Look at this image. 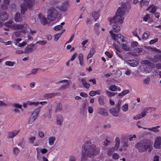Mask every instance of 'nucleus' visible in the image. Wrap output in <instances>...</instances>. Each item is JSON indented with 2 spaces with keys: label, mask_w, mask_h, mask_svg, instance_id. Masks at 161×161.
Masks as SVG:
<instances>
[{
  "label": "nucleus",
  "mask_w": 161,
  "mask_h": 161,
  "mask_svg": "<svg viewBox=\"0 0 161 161\" xmlns=\"http://www.w3.org/2000/svg\"><path fill=\"white\" fill-rule=\"evenodd\" d=\"M84 56L82 54L80 53L79 55V60L80 65L83 66L84 65Z\"/></svg>",
  "instance_id": "c85d7f7f"
},
{
  "label": "nucleus",
  "mask_w": 161,
  "mask_h": 161,
  "mask_svg": "<svg viewBox=\"0 0 161 161\" xmlns=\"http://www.w3.org/2000/svg\"><path fill=\"white\" fill-rule=\"evenodd\" d=\"M133 52L135 55H138L144 54L145 51L142 48H136L134 49Z\"/></svg>",
  "instance_id": "ddd939ff"
},
{
  "label": "nucleus",
  "mask_w": 161,
  "mask_h": 161,
  "mask_svg": "<svg viewBox=\"0 0 161 161\" xmlns=\"http://www.w3.org/2000/svg\"><path fill=\"white\" fill-rule=\"evenodd\" d=\"M35 140L36 137L35 136H31L29 138V142L33 144Z\"/></svg>",
  "instance_id": "8fccbe9b"
},
{
  "label": "nucleus",
  "mask_w": 161,
  "mask_h": 161,
  "mask_svg": "<svg viewBox=\"0 0 161 161\" xmlns=\"http://www.w3.org/2000/svg\"><path fill=\"white\" fill-rule=\"evenodd\" d=\"M149 8H152L151 10L150 11V12L155 13V11L156 10V8L155 6L153 5H150L149 7Z\"/></svg>",
  "instance_id": "79ce46f5"
},
{
  "label": "nucleus",
  "mask_w": 161,
  "mask_h": 161,
  "mask_svg": "<svg viewBox=\"0 0 161 161\" xmlns=\"http://www.w3.org/2000/svg\"><path fill=\"white\" fill-rule=\"evenodd\" d=\"M47 102L46 101H43V102H28L27 103V104L29 105H34L35 106H37L39 104H40L42 105H43L45 104H46Z\"/></svg>",
  "instance_id": "412c9836"
},
{
  "label": "nucleus",
  "mask_w": 161,
  "mask_h": 161,
  "mask_svg": "<svg viewBox=\"0 0 161 161\" xmlns=\"http://www.w3.org/2000/svg\"><path fill=\"white\" fill-rule=\"evenodd\" d=\"M128 105L127 103H125L122 106V110L125 112L128 109Z\"/></svg>",
  "instance_id": "37998d69"
},
{
  "label": "nucleus",
  "mask_w": 161,
  "mask_h": 161,
  "mask_svg": "<svg viewBox=\"0 0 161 161\" xmlns=\"http://www.w3.org/2000/svg\"><path fill=\"white\" fill-rule=\"evenodd\" d=\"M153 144V142L150 139H143L137 142L135 145V147L139 152L143 153L148 149H150Z\"/></svg>",
  "instance_id": "7ed1b4c3"
},
{
  "label": "nucleus",
  "mask_w": 161,
  "mask_h": 161,
  "mask_svg": "<svg viewBox=\"0 0 161 161\" xmlns=\"http://www.w3.org/2000/svg\"><path fill=\"white\" fill-rule=\"evenodd\" d=\"M127 8L125 3H123L121 7L118 8L114 16L113 17H109L108 19L110 21V25L113 23L122 24L123 23L124 18L123 16L125 13V10Z\"/></svg>",
  "instance_id": "f03ea898"
},
{
  "label": "nucleus",
  "mask_w": 161,
  "mask_h": 161,
  "mask_svg": "<svg viewBox=\"0 0 161 161\" xmlns=\"http://www.w3.org/2000/svg\"><path fill=\"white\" fill-rule=\"evenodd\" d=\"M119 155L116 153H114L113 154L112 158L113 159L117 160L119 159Z\"/></svg>",
  "instance_id": "3c124183"
},
{
  "label": "nucleus",
  "mask_w": 161,
  "mask_h": 161,
  "mask_svg": "<svg viewBox=\"0 0 161 161\" xmlns=\"http://www.w3.org/2000/svg\"><path fill=\"white\" fill-rule=\"evenodd\" d=\"M38 17L41 23L43 25H46L47 24V21L46 17L41 13L39 14Z\"/></svg>",
  "instance_id": "2eb2a0df"
},
{
  "label": "nucleus",
  "mask_w": 161,
  "mask_h": 161,
  "mask_svg": "<svg viewBox=\"0 0 161 161\" xmlns=\"http://www.w3.org/2000/svg\"><path fill=\"white\" fill-rule=\"evenodd\" d=\"M9 4V0H4L2 4L1 7L3 9H6Z\"/></svg>",
  "instance_id": "b1692460"
},
{
  "label": "nucleus",
  "mask_w": 161,
  "mask_h": 161,
  "mask_svg": "<svg viewBox=\"0 0 161 161\" xmlns=\"http://www.w3.org/2000/svg\"><path fill=\"white\" fill-rule=\"evenodd\" d=\"M92 16L93 17L94 19L96 20L99 17V14L98 13L94 11L92 13Z\"/></svg>",
  "instance_id": "473e14b6"
},
{
  "label": "nucleus",
  "mask_w": 161,
  "mask_h": 161,
  "mask_svg": "<svg viewBox=\"0 0 161 161\" xmlns=\"http://www.w3.org/2000/svg\"><path fill=\"white\" fill-rule=\"evenodd\" d=\"M105 53L109 58H111L113 56L112 55L110 54L108 51L105 52Z\"/></svg>",
  "instance_id": "774afa93"
},
{
  "label": "nucleus",
  "mask_w": 161,
  "mask_h": 161,
  "mask_svg": "<svg viewBox=\"0 0 161 161\" xmlns=\"http://www.w3.org/2000/svg\"><path fill=\"white\" fill-rule=\"evenodd\" d=\"M15 53L16 54H20L24 53V51L22 50H17L15 51Z\"/></svg>",
  "instance_id": "052dcab7"
},
{
  "label": "nucleus",
  "mask_w": 161,
  "mask_h": 161,
  "mask_svg": "<svg viewBox=\"0 0 161 161\" xmlns=\"http://www.w3.org/2000/svg\"><path fill=\"white\" fill-rule=\"evenodd\" d=\"M41 111V107L35 109L32 113V116L37 119L39 115V114Z\"/></svg>",
  "instance_id": "a211bd4d"
},
{
  "label": "nucleus",
  "mask_w": 161,
  "mask_h": 161,
  "mask_svg": "<svg viewBox=\"0 0 161 161\" xmlns=\"http://www.w3.org/2000/svg\"><path fill=\"white\" fill-rule=\"evenodd\" d=\"M106 94L109 97H111L114 96L117 93L111 92H110L106 91Z\"/></svg>",
  "instance_id": "de8ad7c7"
},
{
  "label": "nucleus",
  "mask_w": 161,
  "mask_h": 161,
  "mask_svg": "<svg viewBox=\"0 0 161 161\" xmlns=\"http://www.w3.org/2000/svg\"><path fill=\"white\" fill-rule=\"evenodd\" d=\"M57 124L59 125H61L62 124L64 120V118L61 115H58L57 118Z\"/></svg>",
  "instance_id": "aec40b11"
},
{
  "label": "nucleus",
  "mask_w": 161,
  "mask_h": 161,
  "mask_svg": "<svg viewBox=\"0 0 161 161\" xmlns=\"http://www.w3.org/2000/svg\"><path fill=\"white\" fill-rule=\"evenodd\" d=\"M122 48L125 51H127L130 50L129 47L127 46V45L124 43H123L122 44Z\"/></svg>",
  "instance_id": "4c0bfd02"
},
{
  "label": "nucleus",
  "mask_w": 161,
  "mask_h": 161,
  "mask_svg": "<svg viewBox=\"0 0 161 161\" xmlns=\"http://www.w3.org/2000/svg\"><path fill=\"white\" fill-rule=\"evenodd\" d=\"M62 106L61 104L58 103L56 106L55 110V112L57 113L60 112L62 110Z\"/></svg>",
  "instance_id": "2f4dec72"
},
{
  "label": "nucleus",
  "mask_w": 161,
  "mask_h": 161,
  "mask_svg": "<svg viewBox=\"0 0 161 161\" xmlns=\"http://www.w3.org/2000/svg\"><path fill=\"white\" fill-rule=\"evenodd\" d=\"M80 81L82 82V84L85 87L88 89L90 87V85L87 83L85 79L82 78L80 80Z\"/></svg>",
  "instance_id": "393cba45"
},
{
  "label": "nucleus",
  "mask_w": 161,
  "mask_h": 161,
  "mask_svg": "<svg viewBox=\"0 0 161 161\" xmlns=\"http://www.w3.org/2000/svg\"><path fill=\"white\" fill-rule=\"evenodd\" d=\"M116 53L119 57L121 58H122V56L121 55V52L119 50H116Z\"/></svg>",
  "instance_id": "0e129e2a"
},
{
  "label": "nucleus",
  "mask_w": 161,
  "mask_h": 161,
  "mask_svg": "<svg viewBox=\"0 0 161 161\" xmlns=\"http://www.w3.org/2000/svg\"><path fill=\"white\" fill-rule=\"evenodd\" d=\"M8 15L5 12H1L0 13V19L2 21L7 20L8 18Z\"/></svg>",
  "instance_id": "f3484780"
},
{
  "label": "nucleus",
  "mask_w": 161,
  "mask_h": 161,
  "mask_svg": "<svg viewBox=\"0 0 161 161\" xmlns=\"http://www.w3.org/2000/svg\"><path fill=\"white\" fill-rule=\"evenodd\" d=\"M70 86V84L69 82H67V84L65 85H62L59 88V90H64L65 89L68 88Z\"/></svg>",
  "instance_id": "7c9ffc66"
},
{
  "label": "nucleus",
  "mask_w": 161,
  "mask_h": 161,
  "mask_svg": "<svg viewBox=\"0 0 161 161\" xmlns=\"http://www.w3.org/2000/svg\"><path fill=\"white\" fill-rule=\"evenodd\" d=\"M150 81V77H147L143 80V83L145 85H147L149 84Z\"/></svg>",
  "instance_id": "c9c22d12"
},
{
  "label": "nucleus",
  "mask_w": 161,
  "mask_h": 161,
  "mask_svg": "<svg viewBox=\"0 0 161 161\" xmlns=\"http://www.w3.org/2000/svg\"><path fill=\"white\" fill-rule=\"evenodd\" d=\"M143 64V69L146 73H148L152 71V69L155 67V65L148 60H144L142 62Z\"/></svg>",
  "instance_id": "0eeeda50"
},
{
  "label": "nucleus",
  "mask_w": 161,
  "mask_h": 161,
  "mask_svg": "<svg viewBox=\"0 0 161 161\" xmlns=\"http://www.w3.org/2000/svg\"><path fill=\"white\" fill-rule=\"evenodd\" d=\"M109 89L112 91H115L118 90V88L116 86L112 85L109 87Z\"/></svg>",
  "instance_id": "ea45409f"
},
{
  "label": "nucleus",
  "mask_w": 161,
  "mask_h": 161,
  "mask_svg": "<svg viewBox=\"0 0 161 161\" xmlns=\"http://www.w3.org/2000/svg\"><path fill=\"white\" fill-rule=\"evenodd\" d=\"M58 93H47L46 94L44 95V97L45 98H46L47 99L51 98H52L54 96H55V95H56Z\"/></svg>",
  "instance_id": "cd10ccee"
},
{
  "label": "nucleus",
  "mask_w": 161,
  "mask_h": 161,
  "mask_svg": "<svg viewBox=\"0 0 161 161\" xmlns=\"http://www.w3.org/2000/svg\"><path fill=\"white\" fill-rule=\"evenodd\" d=\"M15 64V62H11L10 61H8L5 62V64L6 65L10 66H13Z\"/></svg>",
  "instance_id": "a18cd8bd"
},
{
  "label": "nucleus",
  "mask_w": 161,
  "mask_h": 161,
  "mask_svg": "<svg viewBox=\"0 0 161 161\" xmlns=\"http://www.w3.org/2000/svg\"><path fill=\"white\" fill-rule=\"evenodd\" d=\"M63 27L61 25H59L56 26L54 28V30L55 31H58L61 29Z\"/></svg>",
  "instance_id": "5fc2aeb1"
},
{
  "label": "nucleus",
  "mask_w": 161,
  "mask_h": 161,
  "mask_svg": "<svg viewBox=\"0 0 161 161\" xmlns=\"http://www.w3.org/2000/svg\"><path fill=\"white\" fill-rule=\"evenodd\" d=\"M41 69L39 68H35L32 69L31 71V73L28 74V75H30L31 74L36 75L38 71L40 70Z\"/></svg>",
  "instance_id": "f704fd0d"
},
{
  "label": "nucleus",
  "mask_w": 161,
  "mask_h": 161,
  "mask_svg": "<svg viewBox=\"0 0 161 161\" xmlns=\"http://www.w3.org/2000/svg\"><path fill=\"white\" fill-rule=\"evenodd\" d=\"M20 130H14L8 133V137L12 138L16 136L19 132Z\"/></svg>",
  "instance_id": "4468645a"
},
{
  "label": "nucleus",
  "mask_w": 161,
  "mask_h": 161,
  "mask_svg": "<svg viewBox=\"0 0 161 161\" xmlns=\"http://www.w3.org/2000/svg\"><path fill=\"white\" fill-rule=\"evenodd\" d=\"M95 49L93 47L91 48L89 53L92 55H93L95 53Z\"/></svg>",
  "instance_id": "69168bd1"
},
{
  "label": "nucleus",
  "mask_w": 161,
  "mask_h": 161,
  "mask_svg": "<svg viewBox=\"0 0 161 161\" xmlns=\"http://www.w3.org/2000/svg\"><path fill=\"white\" fill-rule=\"evenodd\" d=\"M99 151V149L96 147L95 145L92 144L90 141H87L82 146V156L84 158L86 156L91 157L97 154Z\"/></svg>",
  "instance_id": "f257e3e1"
},
{
  "label": "nucleus",
  "mask_w": 161,
  "mask_h": 161,
  "mask_svg": "<svg viewBox=\"0 0 161 161\" xmlns=\"http://www.w3.org/2000/svg\"><path fill=\"white\" fill-rule=\"evenodd\" d=\"M109 33L111 35L112 39L115 41H117L118 43H120V42H124V36L120 34L116 35L113 33L112 31H110Z\"/></svg>",
  "instance_id": "9d476101"
},
{
  "label": "nucleus",
  "mask_w": 161,
  "mask_h": 161,
  "mask_svg": "<svg viewBox=\"0 0 161 161\" xmlns=\"http://www.w3.org/2000/svg\"><path fill=\"white\" fill-rule=\"evenodd\" d=\"M114 24L112 26V29L111 31L112 32H118L120 30V26L118 25V23H113Z\"/></svg>",
  "instance_id": "6ab92c4d"
},
{
  "label": "nucleus",
  "mask_w": 161,
  "mask_h": 161,
  "mask_svg": "<svg viewBox=\"0 0 161 161\" xmlns=\"http://www.w3.org/2000/svg\"><path fill=\"white\" fill-rule=\"evenodd\" d=\"M37 47L35 44L28 45L25 49L24 53L30 54L35 51Z\"/></svg>",
  "instance_id": "9b49d317"
},
{
  "label": "nucleus",
  "mask_w": 161,
  "mask_h": 161,
  "mask_svg": "<svg viewBox=\"0 0 161 161\" xmlns=\"http://www.w3.org/2000/svg\"><path fill=\"white\" fill-rule=\"evenodd\" d=\"M47 18L48 19L51 21H54L57 18L58 14L57 10L54 8H52L48 10Z\"/></svg>",
  "instance_id": "423d86ee"
},
{
  "label": "nucleus",
  "mask_w": 161,
  "mask_h": 161,
  "mask_svg": "<svg viewBox=\"0 0 161 161\" xmlns=\"http://www.w3.org/2000/svg\"><path fill=\"white\" fill-rule=\"evenodd\" d=\"M99 26L100 25L99 23L95 24L94 25V31L98 30Z\"/></svg>",
  "instance_id": "338daca9"
},
{
  "label": "nucleus",
  "mask_w": 161,
  "mask_h": 161,
  "mask_svg": "<svg viewBox=\"0 0 161 161\" xmlns=\"http://www.w3.org/2000/svg\"><path fill=\"white\" fill-rule=\"evenodd\" d=\"M122 101L121 100H119L118 103L116 104L115 107H113L109 109V112L114 117L118 116Z\"/></svg>",
  "instance_id": "6e6552de"
},
{
  "label": "nucleus",
  "mask_w": 161,
  "mask_h": 161,
  "mask_svg": "<svg viewBox=\"0 0 161 161\" xmlns=\"http://www.w3.org/2000/svg\"><path fill=\"white\" fill-rule=\"evenodd\" d=\"M128 141L124 142L122 144V147L124 150H126V148L128 147L129 146L128 144Z\"/></svg>",
  "instance_id": "09e8293b"
},
{
  "label": "nucleus",
  "mask_w": 161,
  "mask_h": 161,
  "mask_svg": "<svg viewBox=\"0 0 161 161\" xmlns=\"http://www.w3.org/2000/svg\"><path fill=\"white\" fill-rule=\"evenodd\" d=\"M77 56V53H75L72 56L70 60L72 61H73L75 59L76 57Z\"/></svg>",
  "instance_id": "680f3d73"
},
{
  "label": "nucleus",
  "mask_w": 161,
  "mask_h": 161,
  "mask_svg": "<svg viewBox=\"0 0 161 161\" xmlns=\"http://www.w3.org/2000/svg\"><path fill=\"white\" fill-rule=\"evenodd\" d=\"M115 142L116 143L114 147L110 148L108 149L107 154L109 156H111L114 150L117 151L118 149L120 144L119 138L118 137H116L115 140Z\"/></svg>",
  "instance_id": "1a4fd4ad"
},
{
  "label": "nucleus",
  "mask_w": 161,
  "mask_h": 161,
  "mask_svg": "<svg viewBox=\"0 0 161 161\" xmlns=\"http://www.w3.org/2000/svg\"><path fill=\"white\" fill-rule=\"evenodd\" d=\"M110 144V142L107 139H106L104 142L103 145L106 146H109Z\"/></svg>",
  "instance_id": "6e6d98bb"
},
{
  "label": "nucleus",
  "mask_w": 161,
  "mask_h": 161,
  "mask_svg": "<svg viewBox=\"0 0 161 161\" xmlns=\"http://www.w3.org/2000/svg\"><path fill=\"white\" fill-rule=\"evenodd\" d=\"M140 3L142 5H147L149 3V2L144 0H142L141 2Z\"/></svg>",
  "instance_id": "4d7b16f0"
},
{
  "label": "nucleus",
  "mask_w": 161,
  "mask_h": 161,
  "mask_svg": "<svg viewBox=\"0 0 161 161\" xmlns=\"http://www.w3.org/2000/svg\"><path fill=\"white\" fill-rule=\"evenodd\" d=\"M69 161H76V158L75 156L74 155L70 156L69 158Z\"/></svg>",
  "instance_id": "bf43d9fd"
},
{
  "label": "nucleus",
  "mask_w": 161,
  "mask_h": 161,
  "mask_svg": "<svg viewBox=\"0 0 161 161\" xmlns=\"http://www.w3.org/2000/svg\"><path fill=\"white\" fill-rule=\"evenodd\" d=\"M35 3H36L35 0H27L20 5L21 13L24 14L27 7L30 8Z\"/></svg>",
  "instance_id": "20e7f679"
},
{
  "label": "nucleus",
  "mask_w": 161,
  "mask_h": 161,
  "mask_svg": "<svg viewBox=\"0 0 161 161\" xmlns=\"http://www.w3.org/2000/svg\"><path fill=\"white\" fill-rule=\"evenodd\" d=\"M158 41V39L157 38H156L153 40H151L149 42V43L150 44H153L154 43L157 42Z\"/></svg>",
  "instance_id": "e2e57ef3"
},
{
  "label": "nucleus",
  "mask_w": 161,
  "mask_h": 161,
  "mask_svg": "<svg viewBox=\"0 0 161 161\" xmlns=\"http://www.w3.org/2000/svg\"><path fill=\"white\" fill-rule=\"evenodd\" d=\"M56 138L54 136H51L49 138V144L50 145H52L53 144L54 142L55 141Z\"/></svg>",
  "instance_id": "72a5a7b5"
},
{
  "label": "nucleus",
  "mask_w": 161,
  "mask_h": 161,
  "mask_svg": "<svg viewBox=\"0 0 161 161\" xmlns=\"http://www.w3.org/2000/svg\"><path fill=\"white\" fill-rule=\"evenodd\" d=\"M98 113L104 116H107L108 115V113L106 110L102 108H99Z\"/></svg>",
  "instance_id": "4be33fe9"
},
{
  "label": "nucleus",
  "mask_w": 161,
  "mask_h": 161,
  "mask_svg": "<svg viewBox=\"0 0 161 161\" xmlns=\"http://www.w3.org/2000/svg\"><path fill=\"white\" fill-rule=\"evenodd\" d=\"M129 92V90H125L123 91L121 93H119L118 95L119 96L121 97L126 94H127Z\"/></svg>",
  "instance_id": "a19ab883"
},
{
  "label": "nucleus",
  "mask_w": 161,
  "mask_h": 161,
  "mask_svg": "<svg viewBox=\"0 0 161 161\" xmlns=\"http://www.w3.org/2000/svg\"><path fill=\"white\" fill-rule=\"evenodd\" d=\"M61 35V33H58L54 35V41H57Z\"/></svg>",
  "instance_id": "58836bf2"
},
{
  "label": "nucleus",
  "mask_w": 161,
  "mask_h": 161,
  "mask_svg": "<svg viewBox=\"0 0 161 161\" xmlns=\"http://www.w3.org/2000/svg\"><path fill=\"white\" fill-rule=\"evenodd\" d=\"M151 60L153 62H161V54L155 55L153 58H150Z\"/></svg>",
  "instance_id": "dca6fc26"
},
{
  "label": "nucleus",
  "mask_w": 161,
  "mask_h": 161,
  "mask_svg": "<svg viewBox=\"0 0 161 161\" xmlns=\"http://www.w3.org/2000/svg\"><path fill=\"white\" fill-rule=\"evenodd\" d=\"M146 111H144L141 112L139 114L140 117L141 119L142 118L146 115Z\"/></svg>",
  "instance_id": "603ef678"
},
{
  "label": "nucleus",
  "mask_w": 161,
  "mask_h": 161,
  "mask_svg": "<svg viewBox=\"0 0 161 161\" xmlns=\"http://www.w3.org/2000/svg\"><path fill=\"white\" fill-rule=\"evenodd\" d=\"M12 21H8L4 24V25L8 27H10L13 29H19L26 28L27 25L24 24V25L17 24H13Z\"/></svg>",
  "instance_id": "39448f33"
},
{
  "label": "nucleus",
  "mask_w": 161,
  "mask_h": 161,
  "mask_svg": "<svg viewBox=\"0 0 161 161\" xmlns=\"http://www.w3.org/2000/svg\"><path fill=\"white\" fill-rule=\"evenodd\" d=\"M128 63L132 66H136L138 64V62L135 60H129Z\"/></svg>",
  "instance_id": "bb28decb"
},
{
  "label": "nucleus",
  "mask_w": 161,
  "mask_h": 161,
  "mask_svg": "<svg viewBox=\"0 0 161 161\" xmlns=\"http://www.w3.org/2000/svg\"><path fill=\"white\" fill-rule=\"evenodd\" d=\"M161 137H157L154 142V146L156 149H160L161 147Z\"/></svg>",
  "instance_id": "f8f14e48"
},
{
  "label": "nucleus",
  "mask_w": 161,
  "mask_h": 161,
  "mask_svg": "<svg viewBox=\"0 0 161 161\" xmlns=\"http://www.w3.org/2000/svg\"><path fill=\"white\" fill-rule=\"evenodd\" d=\"M14 20L16 22H20L22 20V17L20 16L19 13H16L15 16L14 17Z\"/></svg>",
  "instance_id": "a878e982"
},
{
  "label": "nucleus",
  "mask_w": 161,
  "mask_h": 161,
  "mask_svg": "<svg viewBox=\"0 0 161 161\" xmlns=\"http://www.w3.org/2000/svg\"><path fill=\"white\" fill-rule=\"evenodd\" d=\"M36 119L33 116H31L29 119L28 123L30 124L32 123Z\"/></svg>",
  "instance_id": "49530a36"
},
{
  "label": "nucleus",
  "mask_w": 161,
  "mask_h": 161,
  "mask_svg": "<svg viewBox=\"0 0 161 161\" xmlns=\"http://www.w3.org/2000/svg\"><path fill=\"white\" fill-rule=\"evenodd\" d=\"M149 35L150 32L149 31H146L143 34L142 38L145 40H146Z\"/></svg>",
  "instance_id": "e433bc0d"
},
{
  "label": "nucleus",
  "mask_w": 161,
  "mask_h": 161,
  "mask_svg": "<svg viewBox=\"0 0 161 161\" xmlns=\"http://www.w3.org/2000/svg\"><path fill=\"white\" fill-rule=\"evenodd\" d=\"M47 43V42L45 41H39L36 42V44H39V45H44Z\"/></svg>",
  "instance_id": "c03bdc74"
},
{
  "label": "nucleus",
  "mask_w": 161,
  "mask_h": 161,
  "mask_svg": "<svg viewBox=\"0 0 161 161\" xmlns=\"http://www.w3.org/2000/svg\"><path fill=\"white\" fill-rule=\"evenodd\" d=\"M19 151L17 147H15L14 149V153L15 155H17L19 153Z\"/></svg>",
  "instance_id": "13d9d810"
},
{
  "label": "nucleus",
  "mask_w": 161,
  "mask_h": 161,
  "mask_svg": "<svg viewBox=\"0 0 161 161\" xmlns=\"http://www.w3.org/2000/svg\"><path fill=\"white\" fill-rule=\"evenodd\" d=\"M88 112L90 114L92 113L94 111L93 107L91 106H88Z\"/></svg>",
  "instance_id": "864d4df0"
},
{
  "label": "nucleus",
  "mask_w": 161,
  "mask_h": 161,
  "mask_svg": "<svg viewBox=\"0 0 161 161\" xmlns=\"http://www.w3.org/2000/svg\"><path fill=\"white\" fill-rule=\"evenodd\" d=\"M98 101L99 103L101 105H103L105 104L104 97L103 96H101L98 98Z\"/></svg>",
  "instance_id": "c756f323"
},
{
  "label": "nucleus",
  "mask_w": 161,
  "mask_h": 161,
  "mask_svg": "<svg viewBox=\"0 0 161 161\" xmlns=\"http://www.w3.org/2000/svg\"><path fill=\"white\" fill-rule=\"evenodd\" d=\"M160 128V126H157L155 127H153L149 128H146L145 127H143L144 129H147L148 130L153 131L154 132H158L159 131V130L158 129Z\"/></svg>",
  "instance_id": "5701e85b"
}]
</instances>
